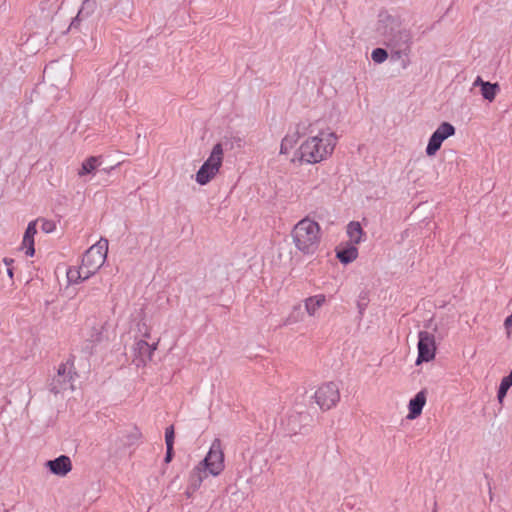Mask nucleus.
Wrapping results in <instances>:
<instances>
[{
    "mask_svg": "<svg viewBox=\"0 0 512 512\" xmlns=\"http://www.w3.org/2000/svg\"><path fill=\"white\" fill-rule=\"evenodd\" d=\"M99 165V158L91 156L83 161L81 168L78 170V175L83 177L88 174H93Z\"/></svg>",
    "mask_w": 512,
    "mask_h": 512,
    "instance_id": "a211bd4d",
    "label": "nucleus"
},
{
    "mask_svg": "<svg viewBox=\"0 0 512 512\" xmlns=\"http://www.w3.org/2000/svg\"><path fill=\"white\" fill-rule=\"evenodd\" d=\"M72 367H73V363L66 362V363L60 364L58 367V375L67 376V377L71 378Z\"/></svg>",
    "mask_w": 512,
    "mask_h": 512,
    "instance_id": "412c9836",
    "label": "nucleus"
},
{
    "mask_svg": "<svg viewBox=\"0 0 512 512\" xmlns=\"http://www.w3.org/2000/svg\"><path fill=\"white\" fill-rule=\"evenodd\" d=\"M107 325V321L97 318H88L81 331L83 340L91 345H97L108 340Z\"/></svg>",
    "mask_w": 512,
    "mask_h": 512,
    "instance_id": "0eeeda50",
    "label": "nucleus"
},
{
    "mask_svg": "<svg viewBox=\"0 0 512 512\" xmlns=\"http://www.w3.org/2000/svg\"><path fill=\"white\" fill-rule=\"evenodd\" d=\"M298 139L299 135L297 130L288 133L282 140L280 148L281 154H288L297 144Z\"/></svg>",
    "mask_w": 512,
    "mask_h": 512,
    "instance_id": "6ab92c4d",
    "label": "nucleus"
},
{
    "mask_svg": "<svg viewBox=\"0 0 512 512\" xmlns=\"http://www.w3.org/2000/svg\"><path fill=\"white\" fill-rule=\"evenodd\" d=\"M455 130H435L426 147V154L434 156L440 149L443 141L454 134Z\"/></svg>",
    "mask_w": 512,
    "mask_h": 512,
    "instance_id": "9b49d317",
    "label": "nucleus"
},
{
    "mask_svg": "<svg viewBox=\"0 0 512 512\" xmlns=\"http://www.w3.org/2000/svg\"><path fill=\"white\" fill-rule=\"evenodd\" d=\"M3 262L5 263V265L7 267H10L12 265V263L14 262V260L11 258H4Z\"/></svg>",
    "mask_w": 512,
    "mask_h": 512,
    "instance_id": "c85d7f7f",
    "label": "nucleus"
},
{
    "mask_svg": "<svg viewBox=\"0 0 512 512\" xmlns=\"http://www.w3.org/2000/svg\"><path fill=\"white\" fill-rule=\"evenodd\" d=\"M337 136L330 130H317L303 141L291 159L292 162L315 164L332 154L336 145Z\"/></svg>",
    "mask_w": 512,
    "mask_h": 512,
    "instance_id": "f257e3e1",
    "label": "nucleus"
},
{
    "mask_svg": "<svg viewBox=\"0 0 512 512\" xmlns=\"http://www.w3.org/2000/svg\"><path fill=\"white\" fill-rule=\"evenodd\" d=\"M290 236L298 253L303 256H311L320 247L322 240L321 226L310 217H305L294 225Z\"/></svg>",
    "mask_w": 512,
    "mask_h": 512,
    "instance_id": "20e7f679",
    "label": "nucleus"
},
{
    "mask_svg": "<svg viewBox=\"0 0 512 512\" xmlns=\"http://www.w3.org/2000/svg\"><path fill=\"white\" fill-rule=\"evenodd\" d=\"M440 128L447 129V128H454V127L451 124L444 122L441 124Z\"/></svg>",
    "mask_w": 512,
    "mask_h": 512,
    "instance_id": "c756f323",
    "label": "nucleus"
},
{
    "mask_svg": "<svg viewBox=\"0 0 512 512\" xmlns=\"http://www.w3.org/2000/svg\"><path fill=\"white\" fill-rule=\"evenodd\" d=\"M172 457H173V447L170 450H169V448H167L165 462L169 463L172 460Z\"/></svg>",
    "mask_w": 512,
    "mask_h": 512,
    "instance_id": "cd10ccee",
    "label": "nucleus"
},
{
    "mask_svg": "<svg viewBox=\"0 0 512 512\" xmlns=\"http://www.w3.org/2000/svg\"><path fill=\"white\" fill-rule=\"evenodd\" d=\"M347 235L349 237L350 243L354 245H358L363 238L364 232L359 222H350L347 225Z\"/></svg>",
    "mask_w": 512,
    "mask_h": 512,
    "instance_id": "f3484780",
    "label": "nucleus"
},
{
    "mask_svg": "<svg viewBox=\"0 0 512 512\" xmlns=\"http://www.w3.org/2000/svg\"><path fill=\"white\" fill-rule=\"evenodd\" d=\"M474 86L481 87V95L484 99L492 102L497 93L499 92V85L497 83L485 82L481 79V77H477L473 83Z\"/></svg>",
    "mask_w": 512,
    "mask_h": 512,
    "instance_id": "4468645a",
    "label": "nucleus"
},
{
    "mask_svg": "<svg viewBox=\"0 0 512 512\" xmlns=\"http://www.w3.org/2000/svg\"><path fill=\"white\" fill-rule=\"evenodd\" d=\"M46 467L51 473L64 477L72 470V461L68 456L61 455L54 460L47 461Z\"/></svg>",
    "mask_w": 512,
    "mask_h": 512,
    "instance_id": "1a4fd4ad",
    "label": "nucleus"
},
{
    "mask_svg": "<svg viewBox=\"0 0 512 512\" xmlns=\"http://www.w3.org/2000/svg\"><path fill=\"white\" fill-rule=\"evenodd\" d=\"M327 299L324 294H316L310 296L304 301L305 311L309 316H315L318 310L326 303Z\"/></svg>",
    "mask_w": 512,
    "mask_h": 512,
    "instance_id": "2eb2a0df",
    "label": "nucleus"
},
{
    "mask_svg": "<svg viewBox=\"0 0 512 512\" xmlns=\"http://www.w3.org/2000/svg\"><path fill=\"white\" fill-rule=\"evenodd\" d=\"M501 382H503L504 384H506L507 386L511 387L512 386V369H511V372L508 376L504 377Z\"/></svg>",
    "mask_w": 512,
    "mask_h": 512,
    "instance_id": "a878e982",
    "label": "nucleus"
},
{
    "mask_svg": "<svg viewBox=\"0 0 512 512\" xmlns=\"http://www.w3.org/2000/svg\"><path fill=\"white\" fill-rule=\"evenodd\" d=\"M59 0H39L42 9H51L56 6Z\"/></svg>",
    "mask_w": 512,
    "mask_h": 512,
    "instance_id": "b1692460",
    "label": "nucleus"
},
{
    "mask_svg": "<svg viewBox=\"0 0 512 512\" xmlns=\"http://www.w3.org/2000/svg\"><path fill=\"white\" fill-rule=\"evenodd\" d=\"M418 357L416 365L422 362H430L436 356V341L435 336L428 331H420L418 334Z\"/></svg>",
    "mask_w": 512,
    "mask_h": 512,
    "instance_id": "6e6552de",
    "label": "nucleus"
},
{
    "mask_svg": "<svg viewBox=\"0 0 512 512\" xmlns=\"http://www.w3.org/2000/svg\"><path fill=\"white\" fill-rule=\"evenodd\" d=\"M165 442H166V447L169 448V450H170L174 444V428H173V426L166 428Z\"/></svg>",
    "mask_w": 512,
    "mask_h": 512,
    "instance_id": "4be33fe9",
    "label": "nucleus"
},
{
    "mask_svg": "<svg viewBox=\"0 0 512 512\" xmlns=\"http://www.w3.org/2000/svg\"><path fill=\"white\" fill-rule=\"evenodd\" d=\"M158 343L149 344L145 340H139L136 342V351L141 357H145L146 359H142V362L146 364L147 361L152 360L154 356V352L157 350Z\"/></svg>",
    "mask_w": 512,
    "mask_h": 512,
    "instance_id": "dca6fc26",
    "label": "nucleus"
},
{
    "mask_svg": "<svg viewBox=\"0 0 512 512\" xmlns=\"http://www.w3.org/2000/svg\"><path fill=\"white\" fill-rule=\"evenodd\" d=\"M36 224L37 220L31 221L28 224L22 240V249H25V254L30 257L35 254L34 236L37 233Z\"/></svg>",
    "mask_w": 512,
    "mask_h": 512,
    "instance_id": "f8f14e48",
    "label": "nucleus"
},
{
    "mask_svg": "<svg viewBox=\"0 0 512 512\" xmlns=\"http://www.w3.org/2000/svg\"><path fill=\"white\" fill-rule=\"evenodd\" d=\"M504 325L507 330H512V314L505 319Z\"/></svg>",
    "mask_w": 512,
    "mask_h": 512,
    "instance_id": "bb28decb",
    "label": "nucleus"
},
{
    "mask_svg": "<svg viewBox=\"0 0 512 512\" xmlns=\"http://www.w3.org/2000/svg\"><path fill=\"white\" fill-rule=\"evenodd\" d=\"M224 469L225 454L223 444L220 438H215L204 459L191 471L188 488L192 491H196L205 478L209 475L217 477Z\"/></svg>",
    "mask_w": 512,
    "mask_h": 512,
    "instance_id": "f03ea898",
    "label": "nucleus"
},
{
    "mask_svg": "<svg viewBox=\"0 0 512 512\" xmlns=\"http://www.w3.org/2000/svg\"><path fill=\"white\" fill-rule=\"evenodd\" d=\"M371 58L376 63H382L388 58V53L382 48H376L372 51Z\"/></svg>",
    "mask_w": 512,
    "mask_h": 512,
    "instance_id": "aec40b11",
    "label": "nucleus"
},
{
    "mask_svg": "<svg viewBox=\"0 0 512 512\" xmlns=\"http://www.w3.org/2000/svg\"><path fill=\"white\" fill-rule=\"evenodd\" d=\"M336 257L343 264H349L358 257V249L354 244L339 245L336 248Z\"/></svg>",
    "mask_w": 512,
    "mask_h": 512,
    "instance_id": "ddd939ff",
    "label": "nucleus"
},
{
    "mask_svg": "<svg viewBox=\"0 0 512 512\" xmlns=\"http://www.w3.org/2000/svg\"><path fill=\"white\" fill-rule=\"evenodd\" d=\"M340 398L339 386L333 381L320 384L314 393V400L322 411H329L336 407Z\"/></svg>",
    "mask_w": 512,
    "mask_h": 512,
    "instance_id": "423d86ee",
    "label": "nucleus"
},
{
    "mask_svg": "<svg viewBox=\"0 0 512 512\" xmlns=\"http://www.w3.org/2000/svg\"><path fill=\"white\" fill-rule=\"evenodd\" d=\"M427 401V393L425 390L419 391L410 401L408 404V415L407 419L414 420L418 418L423 410V407L425 406Z\"/></svg>",
    "mask_w": 512,
    "mask_h": 512,
    "instance_id": "9d476101",
    "label": "nucleus"
},
{
    "mask_svg": "<svg viewBox=\"0 0 512 512\" xmlns=\"http://www.w3.org/2000/svg\"><path fill=\"white\" fill-rule=\"evenodd\" d=\"M8 276L12 279L14 276L13 269L11 267H8L7 269Z\"/></svg>",
    "mask_w": 512,
    "mask_h": 512,
    "instance_id": "7c9ffc66",
    "label": "nucleus"
},
{
    "mask_svg": "<svg viewBox=\"0 0 512 512\" xmlns=\"http://www.w3.org/2000/svg\"><path fill=\"white\" fill-rule=\"evenodd\" d=\"M55 229V225L51 221L43 220L42 230L46 233H50Z\"/></svg>",
    "mask_w": 512,
    "mask_h": 512,
    "instance_id": "393cba45",
    "label": "nucleus"
},
{
    "mask_svg": "<svg viewBox=\"0 0 512 512\" xmlns=\"http://www.w3.org/2000/svg\"><path fill=\"white\" fill-rule=\"evenodd\" d=\"M224 152L220 143L216 144L207 160L202 164L196 173V182L206 185L218 174L223 163Z\"/></svg>",
    "mask_w": 512,
    "mask_h": 512,
    "instance_id": "39448f33",
    "label": "nucleus"
},
{
    "mask_svg": "<svg viewBox=\"0 0 512 512\" xmlns=\"http://www.w3.org/2000/svg\"><path fill=\"white\" fill-rule=\"evenodd\" d=\"M108 252V241L100 239L82 256L78 266H71L66 272L70 284H78L94 275L104 264Z\"/></svg>",
    "mask_w": 512,
    "mask_h": 512,
    "instance_id": "7ed1b4c3",
    "label": "nucleus"
},
{
    "mask_svg": "<svg viewBox=\"0 0 512 512\" xmlns=\"http://www.w3.org/2000/svg\"><path fill=\"white\" fill-rule=\"evenodd\" d=\"M509 388L510 387L507 386L506 384H504L503 382L500 383L499 390H498V395H497L498 400H499L500 403L503 402V399L505 398Z\"/></svg>",
    "mask_w": 512,
    "mask_h": 512,
    "instance_id": "5701e85b",
    "label": "nucleus"
}]
</instances>
